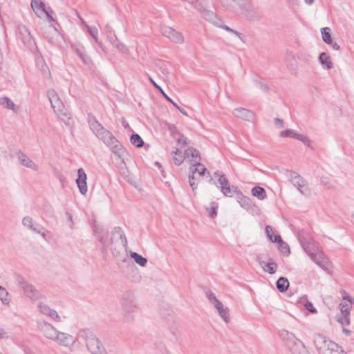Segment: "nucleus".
I'll return each instance as SVG.
<instances>
[{"label":"nucleus","instance_id":"nucleus-12","mask_svg":"<svg viewBox=\"0 0 354 354\" xmlns=\"http://www.w3.org/2000/svg\"><path fill=\"white\" fill-rule=\"evenodd\" d=\"M214 175L216 178H218V181L222 193L225 196L231 197L232 196V192L234 193V189H233L234 186H230L228 180L221 171H216Z\"/></svg>","mask_w":354,"mask_h":354},{"label":"nucleus","instance_id":"nucleus-37","mask_svg":"<svg viewBox=\"0 0 354 354\" xmlns=\"http://www.w3.org/2000/svg\"><path fill=\"white\" fill-rule=\"evenodd\" d=\"M322 37L323 41L327 44H332V37L330 35V29L328 27L322 28L321 29Z\"/></svg>","mask_w":354,"mask_h":354},{"label":"nucleus","instance_id":"nucleus-39","mask_svg":"<svg viewBox=\"0 0 354 354\" xmlns=\"http://www.w3.org/2000/svg\"><path fill=\"white\" fill-rule=\"evenodd\" d=\"M130 141L136 147H141L144 144L143 140L138 134H133L130 138Z\"/></svg>","mask_w":354,"mask_h":354},{"label":"nucleus","instance_id":"nucleus-5","mask_svg":"<svg viewBox=\"0 0 354 354\" xmlns=\"http://www.w3.org/2000/svg\"><path fill=\"white\" fill-rule=\"evenodd\" d=\"M81 337L84 340L86 346L92 354H99L104 351L102 343L97 337L95 334L88 330H83L80 332Z\"/></svg>","mask_w":354,"mask_h":354},{"label":"nucleus","instance_id":"nucleus-23","mask_svg":"<svg viewBox=\"0 0 354 354\" xmlns=\"http://www.w3.org/2000/svg\"><path fill=\"white\" fill-rule=\"evenodd\" d=\"M185 154L187 157L191 156L192 158V160H191V164L193 167L201 166L200 153L197 149L193 147H189L185 151Z\"/></svg>","mask_w":354,"mask_h":354},{"label":"nucleus","instance_id":"nucleus-16","mask_svg":"<svg viewBox=\"0 0 354 354\" xmlns=\"http://www.w3.org/2000/svg\"><path fill=\"white\" fill-rule=\"evenodd\" d=\"M161 32L163 36L167 37L173 42L181 44L184 41V37L182 33L176 31L169 26H162L161 28Z\"/></svg>","mask_w":354,"mask_h":354},{"label":"nucleus","instance_id":"nucleus-34","mask_svg":"<svg viewBox=\"0 0 354 354\" xmlns=\"http://www.w3.org/2000/svg\"><path fill=\"white\" fill-rule=\"evenodd\" d=\"M319 61L321 64L324 65L327 69L333 68V63L327 53H322L319 56Z\"/></svg>","mask_w":354,"mask_h":354},{"label":"nucleus","instance_id":"nucleus-22","mask_svg":"<svg viewBox=\"0 0 354 354\" xmlns=\"http://www.w3.org/2000/svg\"><path fill=\"white\" fill-rule=\"evenodd\" d=\"M77 174L78 177L76 179V183L80 192L82 194H85L87 192L86 174L82 168L78 169Z\"/></svg>","mask_w":354,"mask_h":354},{"label":"nucleus","instance_id":"nucleus-52","mask_svg":"<svg viewBox=\"0 0 354 354\" xmlns=\"http://www.w3.org/2000/svg\"><path fill=\"white\" fill-rule=\"evenodd\" d=\"M86 27L87 28L88 32L91 35V37H94V35H97V29L95 27L93 26H89L88 25H86Z\"/></svg>","mask_w":354,"mask_h":354},{"label":"nucleus","instance_id":"nucleus-27","mask_svg":"<svg viewBox=\"0 0 354 354\" xmlns=\"http://www.w3.org/2000/svg\"><path fill=\"white\" fill-rule=\"evenodd\" d=\"M233 189H234V193L236 194L238 203L240 204V205L245 209L249 208L251 205V201L250 198L245 196L236 187H233Z\"/></svg>","mask_w":354,"mask_h":354},{"label":"nucleus","instance_id":"nucleus-10","mask_svg":"<svg viewBox=\"0 0 354 354\" xmlns=\"http://www.w3.org/2000/svg\"><path fill=\"white\" fill-rule=\"evenodd\" d=\"M18 286L23 289L24 293L30 299H37L40 297V293L31 284L28 283L21 275H17L15 277Z\"/></svg>","mask_w":354,"mask_h":354},{"label":"nucleus","instance_id":"nucleus-26","mask_svg":"<svg viewBox=\"0 0 354 354\" xmlns=\"http://www.w3.org/2000/svg\"><path fill=\"white\" fill-rule=\"evenodd\" d=\"M274 243H277L278 249L282 254L285 256H288L290 254V248L286 243L283 242L280 235H274Z\"/></svg>","mask_w":354,"mask_h":354},{"label":"nucleus","instance_id":"nucleus-17","mask_svg":"<svg viewBox=\"0 0 354 354\" xmlns=\"http://www.w3.org/2000/svg\"><path fill=\"white\" fill-rule=\"evenodd\" d=\"M18 29L24 44L29 48H33L35 46V41L31 36L28 28L24 25H20Z\"/></svg>","mask_w":354,"mask_h":354},{"label":"nucleus","instance_id":"nucleus-43","mask_svg":"<svg viewBox=\"0 0 354 354\" xmlns=\"http://www.w3.org/2000/svg\"><path fill=\"white\" fill-rule=\"evenodd\" d=\"M206 296L208 298L209 302L214 306L218 301H220L216 297V295L212 291H207L206 292Z\"/></svg>","mask_w":354,"mask_h":354},{"label":"nucleus","instance_id":"nucleus-6","mask_svg":"<svg viewBox=\"0 0 354 354\" xmlns=\"http://www.w3.org/2000/svg\"><path fill=\"white\" fill-rule=\"evenodd\" d=\"M133 298V296L131 292H124L122 297V313L125 322H130L132 320L133 315L136 313L137 309Z\"/></svg>","mask_w":354,"mask_h":354},{"label":"nucleus","instance_id":"nucleus-40","mask_svg":"<svg viewBox=\"0 0 354 354\" xmlns=\"http://www.w3.org/2000/svg\"><path fill=\"white\" fill-rule=\"evenodd\" d=\"M299 133H297L295 131L292 129H286L285 131H283L280 132V136L281 137H290L297 139V136H299Z\"/></svg>","mask_w":354,"mask_h":354},{"label":"nucleus","instance_id":"nucleus-50","mask_svg":"<svg viewBox=\"0 0 354 354\" xmlns=\"http://www.w3.org/2000/svg\"><path fill=\"white\" fill-rule=\"evenodd\" d=\"M48 315L56 322L61 321L59 315L57 314V311L53 309H51L50 311H49V314Z\"/></svg>","mask_w":354,"mask_h":354},{"label":"nucleus","instance_id":"nucleus-3","mask_svg":"<svg viewBox=\"0 0 354 354\" xmlns=\"http://www.w3.org/2000/svg\"><path fill=\"white\" fill-rule=\"evenodd\" d=\"M48 96L50 102L51 107L57 114V117L66 124L69 125L71 121V113L65 108L56 91L54 89L48 90Z\"/></svg>","mask_w":354,"mask_h":354},{"label":"nucleus","instance_id":"nucleus-49","mask_svg":"<svg viewBox=\"0 0 354 354\" xmlns=\"http://www.w3.org/2000/svg\"><path fill=\"white\" fill-rule=\"evenodd\" d=\"M222 6L225 9H230L232 7V3H238L237 0H221Z\"/></svg>","mask_w":354,"mask_h":354},{"label":"nucleus","instance_id":"nucleus-62","mask_svg":"<svg viewBox=\"0 0 354 354\" xmlns=\"http://www.w3.org/2000/svg\"><path fill=\"white\" fill-rule=\"evenodd\" d=\"M3 295H8V292L4 287L0 286V296H3Z\"/></svg>","mask_w":354,"mask_h":354},{"label":"nucleus","instance_id":"nucleus-42","mask_svg":"<svg viewBox=\"0 0 354 354\" xmlns=\"http://www.w3.org/2000/svg\"><path fill=\"white\" fill-rule=\"evenodd\" d=\"M254 86L256 88L262 91L264 93L268 92L269 90V87L268 85H266L264 83L259 82L257 80H254Z\"/></svg>","mask_w":354,"mask_h":354},{"label":"nucleus","instance_id":"nucleus-53","mask_svg":"<svg viewBox=\"0 0 354 354\" xmlns=\"http://www.w3.org/2000/svg\"><path fill=\"white\" fill-rule=\"evenodd\" d=\"M194 175H189V185L192 189V190L194 192L197 189V185L195 183V182L193 180L194 179Z\"/></svg>","mask_w":354,"mask_h":354},{"label":"nucleus","instance_id":"nucleus-54","mask_svg":"<svg viewBox=\"0 0 354 354\" xmlns=\"http://www.w3.org/2000/svg\"><path fill=\"white\" fill-rule=\"evenodd\" d=\"M342 298L344 300L349 301V304H352L353 298L345 291H342Z\"/></svg>","mask_w":354,"mask_h":354},{"label":"nucleus","instance_id":"nucleus-28","mask_svg":"<svg viewBox=\"0 0 354 354\" xmlns=\"http://www.w3.org/2000/svg\"><path fill=\"white\" fill-rule=\"evenodd\" d=\"M0 105L3 108H6L9 110H12L15 113H19L20 108L17 106L9 97H0Z\"/></svg>","mask_w":354,"mask_h":354},{"label":"nucleus","instance_id":"nucleus-30","mask_svg":"<svg viewBox=\"0 0 354 354\" xmlns=\"http://www.w3.org/2000/svg\"><path fill=\"white\" fill-rule=\"evenodd\" d=\"M292 184L301 193H306V181L301 176H296L293 178Z\"/></svg>","mask_w":354,"mask_h":354},{"label":"nucleus","instance_id":"nucleus-15","mask_svg":"<svg viewBox=\"0 0 354 354\" xmlns=\"http://www.w3.org/2000/svg\"><path fill=\"white\" fill-rule=\"evenodd\" d=\"M38 327L44 337L51 341H54L57 330L50 324L46 322H40L38 323Z\"/></svg>","mask_w":354,"mask_h":354},{"label":"nucleus","instance_id":"nucleus-33","mask_svg":"<svg viewBox=\"0 0 354 354\" xmlns=\"http://www.w3.org/2000/svg\"><path fill=\"white\" fill-rule=\"evenodd\" d=\"M130 257L134 261L142 267H145L147 263V259L136 252H131Z\"/></svg>","mask_w":354,"mask_h":354},{"label":"nucleus","instance_id":"nucleus-36","mask_svg":"<svg viewBox=\"0 0 354 354\" xmlns=\"http://www.w3.org/2000/svg\"><path fill=\"white\" fill-rule=\"evenodd\" d=\"M201 17L205 20L214 23L216 20L215 13L209 10L203 9L201 10Z\"/></svg>","mask_w":354,"mask_h":354},{"label":"nucleus","instance_id":"nucleus-32","mask_svg":"<svg viewBox=\"0 0 354 354\" xmlns=\"http://www.w3.org/2000/svg\"><path fill=\"white\" fill-rule=\"evenodd\" d=\"M252 194L259 200H263L266 197V192L264 188L260 186H255L252 189Z\"/></svg>","mask_w":354,"mask_h":354},{"label":"nucleus","instance_id":"nucleus-1","mask_svg":"<svg viewBox=\"0 0 354 354\" xmlns=\"http://www.w3.org/2000/svg\"><path fill=\"white\" fill-rule=\"evenodd\" d=\"M88 122L91 130L98 139L107 145L114 153L121 157L124 153V150L122 145L114 136L109 131L104 128L93 115L89 114L88 115Z\"/></svg>","mask_w":354,"mask_h":354},{"label":"nucleus","instance_id":"nucleus-46","mask_svg":"<svg viewBox=\"0 0 354 354\" xmlns=\"http://www.w3.org/2000/svg\"><path fill=\"white\" fill-rule=\"evenodd\" d=\"M265 232H266V236L268 238V239L271 242L274 243V236L273 235L272 227L270 225H266V228H265Z\"/></svg>","mask_w":354,"mask_h":354},{"label":"nucleus","instance_id":"nucleus-59","mask_svg":"<svg viewBox=\"0 0 354 354\" xmlns=\"http://www.w3.org/2000/svg\"><path fill=\"white\" fill-rule=\"evenodd\" d=\"M30 230H32L33 232L37 234H39L41 233V231L44 230V228L39 225H37L35 226H33Z\"/></svg>","mask_w":354,"mask_h":354},{"label":"nucleus","instance_id":"nucleus-13","mask_svg":"<svg viewBox=\"0 0 354 354\" xmlns=\"http://www.w3.org/2000/svg\"><path fill=\"white\" fill-rule=\"evenodd\" d=\"M351 308V304L340 303V313L337 315V319L342 325L348 326L350 324V311Z\"/></svg>","mask_w":354,"mask_h":354},{"label":"nucleus","instance_id":"nucleus-18","mask_svg":"<svg viewBox=\"0 0 354 354\" xmlns=\"http://www.w3.org/2000/svg\"><path fill=\"white\" fill-rule=\"evenodd\" d=\"M71 48L81 59L84 64L89 65L91 63V59L88 55H86L85 48L83 45L80 43H73L71 44Z\"/></svg>","mask_w":354,"mask_h":354},{"label":"nucleus","instance_id":"nucleus-61","mask_svg":"<svg viewBox=\"0 0 354 354\" xmlns=\"http://www.w3.org/2000/svg\"><path fill=\"white\" fill-rule=\"evenodd\" d=\"M160 71H161L162 73L165 76H166V77H167V75H168V73H169V71H168V69L167 68V67H166V66H162L160 67Z\"/></svg>","mask_w":354,"mask_h":354},{"label":"nucleus","instance_id":"nucleus-31","mask_svg":"<svg viewBox=\"0 0 354 354\" xmlns=\"http://www.w3.org/2000/svg\"><path fill=\"white\" fill-rule=\"evenodd\" d=\"M286 63L288 68L292 72H295L297 66V62L295 56L292 54H288L286 57Z\"/></svg>","mask_w":354,"mask_h":354},{"label":"nucleus","instance_id":"nucleus-56","mask_svg":"<svg viewBox=\"0 0 354 354\" xmlns=\"http://www.w3.org/2000/svg\"><path fill=\"white\" fill-rule=\"evenodd\" d=\"M177 142L179 145H183L184 147L187 145V139L183 136H181L180 138H177Z\"/></svg>","mask_w":354,"mask_h":354},{"label":"nucleus","instance_id":"nucleus-44","mask_svg":"<svg viewBox=\"0 0 354 354\" xmlns=\"http://www.w3.org/2000/svg\"><path fill=\"white\" fill-rule=\"evenodd\" d=\"M297 140L301 141L307 147H308L311 149L313 148L312 145H311L310 140L308 137L305 136L304 135L299 133V136H297Z\"/></svg>","mask_w":354,"mask_h":354},{"label":"nucleus","instance_id":"nucleus-60","mask_svg":"<svg viewBox=\"0 0 354 354\" xmlns=\"http://www.w3.org/2000/svg\"><path fill=\"white\" fill-rule=\"evenodd\" d=\"M1 301L3 304H8L10 303V299H8V295H3L1 296Z\"/></svg>","mask_w":354,"mask_h":354},{"label":"nucleus","instance_id":"nucleus-47","mask_svg":"<svg viewBox=\"0 0 354 354\" xmlns=\"http://www.w3.org/2000/svg\"><path fill=\"white\" fill-rule=\"evenodd\" d=\"M38 308L42 314L46 315H48L49 314V311H50V310H51L48 305L44 304L43 303H39L38 304Z\"/></svg>","mask_w":354,"mask_h":354},{"label":"nucleus","instance_id":"nucleus-9","mask_svg":"<svg viewBox=\"0 0 354 354\" xmlns=\"http://www.w3.org/2000/svg\"><path fill=\"white\" fill-rule=\"evenodd\" d=\"M298 239L304 250L310 257H312V256L319 251L318 245L310 236L306 234L305 236L302 234H299Z\"/></svg>","mask_w":354,"mask_h":354},{"label":"nucleus","instance_id":"nucleus-4","mask_svg":"<svg viewBox=\"0 0 354 354\" xmlns=\"http://www.w3.org/2000/svg\"><path fill=\"white\" fill-rule=\"evenodd\" d=\"M314 342L319 354H346L336 343L324 336H317Z\"/></svg>","mask_w":354,"mask_h":354},{"label":"nucleus","instance_id":"nucleus-21","mask_svg":"<svg viewBox=\"0 0 354 354\" xmlns=\"http://www.w3.org/2000/svg\"><path fill=\"white\" fill-rule=\"evenodd\" d=\"M310 259L322 269L325 271L329 270L330 268V262L322 252L318 251L315 255L312 256Z\"/></svg>","mask_w":354,"mask_h":354},{"label":"nucleus","instance_id":"nucleus-51","mask_svg":"<svg viewBox=\"0 0 354 354\" xmlns=\"http://www.w3.org/2000/svg\"><path fill=\"white\" fill-rule=\"evenodd\" d=\"M305 308L311 313H315L317 312L316 308L313 306V304L310 301H306Z\"/></svg>","mask_w":354,"mask_h":354},{"label":"nucleus","instance_id":"nucleus-2","mask_svg":"<svg viewBox=\"0 0 354 354\" xmlns=\"http://www.w3.org/2000/svg\"><path fill=\"white\" fill-rule=\"evenodd\" d=\"M279 335L292 354H308L304 344L294 333L282 329L279 330Z\"/></svg>","mask_w":354,"mask_h":354},{"label":"nucleus","instance_id":"nucleus-48","mask_svg":"<svg viewBox=\"0 0 354 354\" xmlns=\"http://www.w3.org/2000/svg\"><path fill=\"white\" fill-rule=\"evenodd\" d=\"M219 27H221V28H223L228 32H230L234 34L240 39H242L241 34L240 32H239L238 31L230 28L229 26H227L226 25H221V26H219Z\"/></svg>","mask_w":354,"mask_h":354},{"label":"nucleus","instance_id":"nucleus-20","mask_svg":"<svg viewBox=\"0 0 354 354\" xmlns=\"http://www.w3.org/2000/svg\"><path fill=\"white\" fill-rule=\"evenodd\" d=\"M233 115L245 121L252 122L255 118L254 113L245 108H236L233 111Z\"/></svg>","mask_w":354,"mask_h":354},{"label":"nucleus","instance_id":"nucleus-25","mask_svg":"<svg viewBox=\"0 0 354 354\" xmlns=\"http://www.w3.org/2000/svg\"><path fill=\"white\" fill-rule=\"evenodd\" d=\"M214 306L217 310L220 317L223 319V320L225 323H229L230 321L229 308L227 307H224L223 304L221 301H218Z\"/></svg>","mask_w":354,"mask_h":354},{"label":"nucleus","instance_id":"nucleus-64","mask_svg":"<svg viewBox=\"0 0 354 354\" xmlns=\"http://www.w3.org/2000/svg\"><path fill=\"white\" fill-rule=\"evenodd\" d=\"M333 49L335 50H337L339 49V46L336 43V42H333L332 41V44H329Z\"/></svg>","mask_w":354,"mask_h":354},{"label":"nucleus","instance_id":"nucleus-63","mask_svg":"<svg viewBox=\"0 0 354 354\" xmlns=\"http://www.w3.org/2000/svg\"><path fill=\"white\" fill-rule=\"evenodd\" d=\"M320 183L322 184V185H328L329 183V180L328 178H326V177H323V178H321L320 179Z\"/></svg>","mask_w":354,"mask_h":354},{"label":"nucleus","instance_id":"nucleus-11","mask_svg":"<svg viewBox=\"0 0 354 354\" xmlns=\"http://www.w3.org/2000/svg\"><path fill=\"white\" fill-rule=\"evenodd\" d=\"M110 243L113 248V245L116 244L121 245L124 248H127V240L120 227H115L112 230L110 236Z\"/></svg>","mask_w":354,"mask_h":354},{"label":"nucleus","instance_id":"nucleus-55","mask_svg":"<svg viewBox=\"0 0 354 354\" xmlns=\"http://www.w3.org/2000/svg\"><path fill=\"white\" fill-rule=\"evenodd\" d=\"M149 80L154 87L160 92V93H163V89L150 76H149Z\"/></svg>","mask_w":354,"mask_h":354},{"label":"nucleus","instance_id":"nucleus-19","mask_svg":"<svg viewBox=\"0 0 354 354\" xmlns=\"http://www.w3.org/2000/svg\"><path fill=\"white\" fill-rule=\"evenodd\" d=\"M31 7L37 16L41 17L45 13L50 21H53V18L46 9L44 3L41 0H31Z\"/></svg>","mask_w":354,"mask_h":354},{"label":"nucleus","instance_id":"nucleus-24","mask_svg":"<svg viewBox=\"0 0 354 354\" xmlns=\"http://www.w3.org/2000/svg\"><path fill=\"white\" fill-rule=\"evenodd\" d=\"M18 160L19 162L24 167L33 169L34 171L38 170L37 165L30 159L25 153L19 152L18 153Z\"/></svg>","mask_w":354,"mask_h":354},{"label":"nucleus","instance_id":"nucleus-45","mask_svg":"<svg viewBox=\"0 0 354 354\" xmlns=\"http://www.w3.org/2000/svg\"><path fill=\"white\" fill-rule=\"evenodd\" d=\"M22 223L25 227L29 229H31L34 226L33 220L30 216H25L22 220Z\"/></svg>","mask_w":354,"mask_h":354},{"label":"nucleus","instance_id":"nucleus-29","mask_svg":"<svg viewBox=\"0 0 354 354\" xmlns=\"http://www.w3.org/2000/svg\"><path fill=\"white\" fill-rule=\"evenodd\" d=\"M259 262L265 272H268L269 274H274L276 272L277 264L273 261L270 260L269 262H266L264 261L259 260Z\"/></svg>","mask_w":354,"mask_h":354},{"label":"nucleus","instance_id":"nucleus-41","mask_svg":"<svg viewBox=\"0 0 354 354\" xmlns=\"http://www.w3.org/2000/svg\"><path fill=\"white\" fill-rule=\"evenodd\" d=\"M206 171H207V169L204 167V165L201 164V166L193 167V168L192 169V175L194 176V174L198 172L199 176H202L205 174Z\"/></svg>","mask_w":354,"mask_h":354},{"label":"nucleus","instance_id":"nucleus-38","mask_svg":"<svg viewBox=\"0 0 354 354\" xmlns=\"http://www.w3.org/2000/svg\"><path fill=\"white\" fill-rule=\"evenodd\" d=\"M173 160L174 163L176 165H180L184 160V158L183 155L181 154V151L176 149L175 151H173Z\"/></svg>","mask_w":354,"mask_h":354},{"label":"nucleus","instance_id":"nucleus-8","mask_svg":"<svg viewBox=\"0 0 354 354\" xmlns=\"http://www.w3.org/2000/svg\"><path fill=\"white\" fill-rule=\"evenodd\" d=\"M243 15L249 21H259L262 17L261 11L250 3L240 5Z\"/></svg>","mask_w":354,"mask_h":354},{"label":"nucleus","instance_id":"nucleus-57","mask_svg":"<svg viewBox=\"0 0 354 354\" xmlns=\"http://www.w3.org/2000/svg\"><path fill=\"white\" fill-rule=\"evenodd\" d=\"M274 124L276 126L279 127V128L283 127V120L279 118H277L274 119Z\"/></svg>","mask_w":354,"mask_h":354},{"label":"nucleus","instance_id":"nucleus-58","mask_svg":"<svg viewBox=\"0 0 354 354\" xmlns=\"http://www.w3.org/2000/svg\"><path fill=\"white\" fill-rule=\"evenodd\" d=\"M169 102H170L175 107L179 109V106L175 103L163 91V93H161Z\"/></svg>","mask_w":354,"mask_h":354},{"label":"nucleus","instance_id":"nucleus-35","mask_svg":"<svg viewBox=\"0 0 354 354\" xmlns=\"http://www.w3.org/2000/svg\"><path fill=\"white\" fill-rule=\"evenodd\" d=\"M276 285L278 290L280 292H283L288 289L289 286V281L286 278L281 277L277 280Z\"/></svg>","mask_w":354,"mask_h":354},{"label":"nucleus","instance_id":"nucleus-7","mask_svg":"<svg viewBox=\"0 0 354 354\" xmlns=\"http://www.w3.org/2000/svg\"><path fill=\"white\" fill-rule=\"evenodd\" d=\"M93 233L102 245L101 250L103 254H106L109 249L113 250L110 243V237H109V232L107 229H106L102 225H94Z\"/></svg>","mask_w":354,"mask_h":354},{"label":"nucleus","instance_id":"nucleus-14","mask_svg":"<svg viewBox=\"0 0 354 354\" xmlns=\"http://www.w3.org/2000/svg\"><path fill=\"white\" fill-rule=\"evenodd\" d=\"M75 338L72 335L57 330L53 342L62 346L70 347L75 344Z\"/></svg>","mask_w":354,"mask_h":354}]
</instances>
